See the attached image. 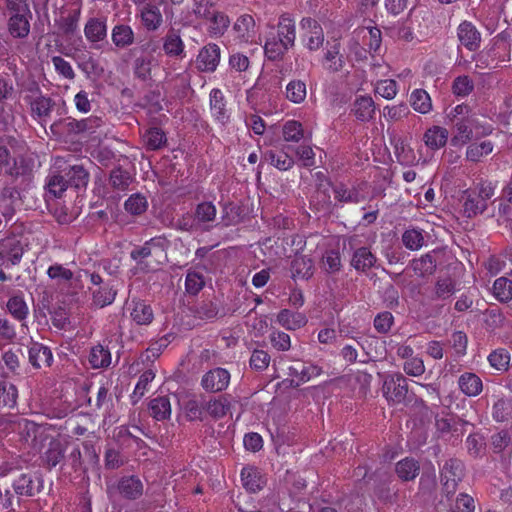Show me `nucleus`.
I'll use <instances>...</instances> for the list:
<instances>
[{
  "label": "nucleus",
  "instance_id": "f257e3e1",
  "mask_svg": "<svg viewBox=\"0 0 512 512\" xmlns=\"http://www.w3.org/2000/svg\"><path fill=\"white\" fill-rule=\"evenodd\" d=\"M452 125L456 130V133L451 138V144L454 146L465 145L474 138L484 137L492 133V127L481 124L477 114L454 121Z\"/></svg>",
  "mask_w": 512,
  "mask_h": 512
},
{
  "label": "nucleus",
  "instance_id": "f03ea898",
  "mask_svg": "<svg viewBox=\"0 0 512 512\" xmlns=\"http://www.w3.org/2000/svg\"><path fill=\"white\" fill-rule=\"evenodd\" d=\"M382 392L389 403L408 405L413 400V393L408 390L407 379L400 373L387 376L383 382Z\"/></svg>",
  "mask_w": 512,
  "mask_h": 512
},
{
  "label": "nucleus",
  "instance_id": "7ed1b4c3",
  "mask_svg": "<svg viewBox=\"0 0 512 512\" xmlns=\"http://www.w3.org/2000/svg\"><path fill=\"white\" fill-rule=\"evenodd\" d=\"M465 476L464 463L457 458H450L445 461L440 472V479L443 493L449 498L453 496L458 488L459 482Z\"/></svg>",
  "mask_w": 512,
  "mask_h": 512
},
{
  "label": "nucleus",
  "instance_id": "20e7f679",
  "mask_svg": "<svg viewBox=\"0 0 512 512\" xmlns=\"http://www.w3.org/2000/svg\"><path fill=\"white\" fill-rule=\"evenodd\" d=\"M128 55L133 58L132 69L136 79L147 82L152 78V67L155 58L147 51V44L130 49Z\"/></svg>",
  "mask_w": 512,
  "mask_h": 512
},
{
  "label": "nucleus",
  "instance_id": "39448f33",
  "mask_svg": "<svg viewBox=\"0 0 512 512\" xmlns=\"http://www.w3.org/2000/svg\"><path fill=\"white\" fill-rule=\"evenodd\" d=\"M303 33V41L310 51L318 50L324 41V33L321 25L313 18H303L300 22Z\"/></svg>",
  "mask_w": 512,
  "mask_h": 512
},
{
  "label": "nucleus",
  "instance_id": "423d86ee",
  "mask_svg": "<svg viewBox=\"0 0 512 512\" xmlns=\"http://www.w3.org/2000/svg\"><path fill=\"white\" fill-rule=\"evenodd\" d=\"M65 451L66 446L59 439L52 438L49 442L48 448L40 457L43 467L48 470H52L57 465H61L60 468L63 470L66 464Z\"/></svg>",
  "mask_w": 512,
  "mask_h": 512
},
{
  "label": "nucleus",
  "instance_id": "0eeeda50",
  "mask_svg": "<svg viewBox=\"0 0 512 512\" xmlns=\"http://www.w3.org/2000/svg\"><path fill=\"white\" fill-rule=\"evenodd\" d=\"M230 382V373L224 368H214L206 372L201 380L203 389L207 392H221Z\"/></svg>",
  "mask_w": 512,
  "mask_h": 512
},
{
  "label": "nucleus",
  "instance_id": "6e6552de",
  "mask_svg": "<svg viewBox=\"0 0 512 512\" xmlns=\"http://www.w3.org/2000/svg\"><path fill=\"white\" fill-rule=\"evenodd\" d=\"M130 257L136 262L137 267L143 272L156 271L162 264L158 255L154 254L148 246L143 245L134 248L130 252Z\"/></svg>",
  "mask_w": 512,
  "mask_h": 512
},
{
  "label": "nucleus",
  "instance_id": "1a4fd4ad",
  "mask_svg": "<svg viewBox=\"0 0 512 512\" xmlns=\"http://www.w3.org/2000/svg\"><path fill=\"white\" fill-rule=\"evenodd\" d=\"M457 37L461 45L471 52L480 48L481 34L474 24L463 21L457 28Z\"/></svg>",
  "mask_w": 512,
  "mask_h": 512
},
{
  "label": "nucleus",
  "instance_id": "9d476101",
  "mask_svg": "<svg viewBox=\"0 0 512 512\" xmlns=\"http://www.w3.org/2000/svg\"><path fill=\"white\" fill-rule=\"evenodd\" d=\"M27 104L30 106L31 116L42 126H44L46 119L50 117L56 105L51 97L45 95L28 99Z\"/></svg>",
  "mask_w": 512,
  "mask_h": 512
},
{
  "label": "nucleus",
  "instance_id": "9b49d317",
  "mask_svg": "<svg viewBox=\"0 0 512 512\" xmlns=\"http://www.w3.org/2000/svg\"><path fill=\"white\" fill-rule=\"evenodd\" d=\"M460 201L462 202L463 214L467 218H474L482 214L488 207L487 203L473 189L464 190Z\"/></svg>",
  "mask_w": 512,
  "mask_h": 512
},
{
  "label": "nucleus",
  "instance_id": "f8f14e48",
  "mask_svg": "<svg viewBox=\"0 0 512 512\" xmlns=\"http://www.w3.org/2000/svg\"><path fill=\"white\" fill-rule=\"evenodd\" d=\"M28 360L36 369L47 368L53 363V354L48 346L33 341L28 348Z\"/></svg>",
  "mask_w": 512,
  "mask_h": 512
},
{
  "label": "nucleus",
  "instance_id": "ddd939ff",
  "mask_svg": "<svg viewBox=\"0 0 512 512\" xmlns=\"http://www.w3.org/2000/svg\"><path fill=\"white\" fill-rule=\"evenodd\" d=\"M220 61V48L216 44L204 46L196 59L197 68L203 72L214 71Z\"/></svg>",
  "mask_w": 512,
  "mask_h": 512
},
{
  "label": "nucleus",
  "instance_id": "4468645a",
  "mask_svg": "<svg viewBox=\"0 0 512 512\" xmlns=\"http://www.w3.org/2000/svg\"><path fill=\"white\" fill-rule=\"evenodd\" d=\"M13 494L19 500L20 497H33L40 492L41 485L35 486L31 473H21L11 483Z\"/></svg>",
  "mask_w": 512,
  "mask_h": 512
},
{
  "label": "nucleus",
  "instance_id": "2eb2a0df",
  "mask_svg": "<svg viewBox=\"0 0 512 512\" xmlns=\"http://www.w3.org/2000/svg\"><path fill=\"white\" fill-rule=\"evenodd\" d=\"M376 105L370 96H358L354 100L351 113L358 121L369 122L374 118Z\"/></svg>",
  "mask_w": 512,
  "mask_h": 512
},
{
  "label": "nucleus",
  "instance_id": "dca6fc26",
  "mask_svg": "<svg viewBox=\"0 0 512 512\" xmlns=\"http://www.w3.org/2000/svg\"><path fill=\"white\" fill-rule=\"evenodd\" d=\"M51 133L57 138H73L79 134V120L72 117L61 118L50 125Z\"/></svg>",
  "mask_w": 512,
  "mask_h": 512
},
{
  "label": "nucleus",
  "instance_id": "f3484780",
  "mask_svg": "<svg viewBox=\"0 0 512 512\" xmlns=\"http://www.w3.org/2000/svg\"><path fill=\"white\" fill-rule=\"evenodd\" d=\"M23 253L24 249L20 241H8L0 250V266L9 267L19 264Z\"/></svg>",
  "mask_w": 512,
  "mask_h": 512
},
{
  "label": "nucleus",
  "instance_id": "a211bd4d",
  "mask_svg": "<svg viewBox=\"0 0 512 512\" xmlns=\"http://www.w3.org/2000/svg\"><path fill=\"white\" fill-rule=\"evenodd\" d=\"M63 172L68 187H73L77 190L87 187L90 175L82 165L69 166Z\"/></svg>",
  "mask_w": 512,
  "mask_h": 512
},
{
  "label": "nucleus",
  "instance_id": "6ab92c4d",
  "mask_svg": "<svg viewBox=\"0 0 512 512\" xmlns=\"http://www.w3.org/2000/svg\"><path fill=\"white\" fill-rule=\"evenodd\" d=\"M377 258L368 247L357 248L351 258V266L358 272L366 273L376 266Z\"/></svg>",
  "mask_w": 512,
  "mask_h": 512
},
{
  "label": "nucleus",
  "instance_id": "aec40b11",
  "mask_svg": "<svg viewBox=\"0 0 512 512\" xmlns=\"http://www.w3.org/2000/svg\"><path fill=\"white\" fill-rule=\"evenodd\" d=\"M131 319L137 325H149L154 319V312L150 304L141 299H132Z\"/></svg>",
  "mask_w": 512,
  "mask_h": 512
},
{
  "label": "nucleus",
  "instance_id": "412c9836",
  "mask_svg": "<svg viewBox=\"0 0 512 512\" xmlns=\"http://www.w3.org/2000/svg\"><path fill=\"white\" fill-rule=\"evenodd\" d=\"M86 39L94 44V48H100L98 42L103 41L107 36V26L104 20L99 18H90L84 27Z\"/></svg>",
  "mask_w": 512,
  "mask_h": 512
},
{
  "label": "nucleus",
  "instance_id": "4be33fe9",
  "mask_svg": "<svg viewBox=\"0 0 512 512\" xmlns=\"http://www.w3.org/2000/svg\"><path fill=\"white\" fill-rule=\"evenodd\" d=\"M118 491L126 499L135 500L143 494V483L136 476L122 477L118 482Z\"/></svg>",
  "mask_w": 512,
  "mask_h": 512
},
{
  "label": "nucleus",
  "instance_id": "5701e85b",
  "mask_svg": "<svg viewBox=\"0 0 512 512\" xmlns=\"http://www.w3.org/2000/svg\"><path fill=\"white\" fill-rule=\"evenodd\" d=\"M141 22L148 31H156L163 23L158 4H147L140 11Z\"/></svg>",
  "mask_w": 512,
  "mask_h": 512
},
{
  "label": "nucleus",
  "instance_id": "b1692460",
  "mask_svg": "<svg viewBox=\"0 0 512 512\" xmlns=\"http://www.w3.org/2000/svg\"><path fill=\"white\" fill-rule=\"evenodd\" d=\"M31 15H10L8 20V31L13 38H26L30 33Z\"/></svg>",
  "mask_w": 512,
  "mask_h": 512
},
{
  "label": "nucleus",
  "instance_id": "393cba45",
  "mask_svg": "<svg viewBox=\"0 0 512 512\" xmlns=\"http://www.w3.org/2000/svg\"><path fill=\"white\" fill-rule=\"evenodd\" d=\"M296 31L294 21L287 15H282L277 24V38L285 46L292 48L295 44Z\"/></svg>",
  "mask_w": 512,
  "mask_h": 512
},
{
  "label": "nucleus",
  "instance_id": "a878e982",
  "mask_svg": "<svg viewBox=\"0 0 512 512\" xmlns=\"http://www.w3.org/2000/svg\"><path fill=\"white\" fill-rule=\"evenodd\" d=\"M278 323L288 330H297L307 324L304 314L282 309L277 315Z\"/></svg>",
  "mask_w": 512,
  "mask_h": 512
},
{
  "label": "nucleus",
  "instance_id": "bb28decb",
  "mask_svg": "<svg viewBox=\"0 0 512 512\" xmlns=\"http://www.w3.org/2000/svg\"><path fill=\"white\" fill-rule=\"evenodd\" d=\"M203 231H208L211 228L210 222L216 219L217 210L212 202L204 201L199 203L194 211Z\"/></svg>",
  "mask_w": 512,
  "mask_h": 512
},
{
  "label": "nucleus",
  "instance_id": "cd10ccee",
  "mask_svg": "<svg viewBox=\"0 0 512 512\" xmlns=\"http://www.w3.org/2000/svg\"><path fill=\"white\" fill-rule=\"evenodd\" d=\"M163 50L170 57H181L184 53V43L179 33L170 29L163 38Z\"/></svg>",
  "mask_w": 512,
  "mask_h": 512
},
{
  "label": "nucleus",
  "instance_id": "c85d7f7f",
  "mask_svg": "<svg viewBox=\"0 0 512 512\" xmlns=\"http://www.w3.org/2000/svg\"><path fill=\"white\" fill-rule=\"evenodd\" d=\"M395 472L402 481L414 480L420 472V464L414 458H404L396 463Z\"/></svg>",
  "mask_w": 512,
  "mask_h": 512
},
{
  "label": "nucleus",
  "instance_id": "c756f323",
  "mask_svg": "<svg viewBox=\"0 0 512 512\" xmlns=\"http://www.w3.org/2000/svg\"><path fill=\"white\" fill-rule=\"evenodd\" d=\"M291 273L294 279H309L313 275L312 259L303 255H296L291 261Z\"/></svg>",
  "mask_w": 512,
  "mask_h": 512
},
{
  "label": "nucleus",
  "instance_id": "7c9ffc66",
  "mask_svg": "<svg viewBox=\"0 0 512 512\" xmlns=\"http://www.w3.org/2000/svg\"><path fill=\"white\" fill-rule=\"evenodd\" d=\"M150 415L157 421H164L170 418L171 404L167 396H160L149 402Z\"/></svg>",
  "mask_w": 512,
  "mask_h": 512
},
{
  "label": "nucleus",
  "instance_id": "2f4dec72",
  "mask_svg": "<svg viewBox=\"0 0 512 512\" xmlns=\"http://www.w3.org/2000/svg\"><path fill=\"white\" fill-rule=\"evenodd\" d=\"M113 44L119 48L124 49L134 43V32L129 25L119 24L116 25L111 34Z\"/></svg>",
  "mask_w": 512,
  "mask_h": 512
},
{
  "label": "nucleus",
  "instance_id": "473e14b6",
  "mask_svg": "<svg viewBox=\"0 0 512 512\" xmlns=\"http://www.w3.org/2000/svg\"><path fill=\"white\" fill-rule=\"evenodd\" d=\"M460 390L467 396H477L482 391V381L474 373L466 372L459 377Z\"/></svg>",
  "mask_w": 512,
  "mask_h": 512
},
{
  "label": "nucleus",
  "instance_id": "72a5a7b5",
  "mask_svg": "<svg viewBox=\"0 0 512 512\" xmlns=\"http://www.w3.org/2000/svg\"><path fill=\"white\" fill-rule=\"evenodd\" d=\"M413 271L420 277H426L434 274L436 271V259L433 252L422 255L418 259H414L411 262Z\"/></svg>",
  "mask_w": 512,
  "mask_h": 512
},
{
  "label": "nucleus",
  "instance_id": "f704fd0d",
  "mask_svg": "<svg viewBox=\"0 0 512 512\" xmlns=\"http://www.w3.org/2000/svg\"><path fill=\"white\" fill-rule=\"evenodd\" d=\"M448 130L440 126L429 128L424 134V142L431 149H439L445 146L448 139Z\"/></svg>",
  "mask_w": 512,
  "mask_h": 512
},
{
  "label": "nucleus",
  "instance_id": "c9c22d12",
  "mask_svg": "<svg viewBox=\"0 0 512 512\" xmlns=\"http://www.w3.org/2000/svg\"><path fill=\"white\" fill-rule=\"evenodd\" d=\"M493 149L494 145L489 140L471 143L466 149V160L474 163L479 162L482 157L492 153Z\"/></svg>",
  "mask_w": 512,
  "mask_h": 512
},
{
  "label": "nucleus",
  "instance_id": "e433bc0d",
  "mask_svg": "<svg viewBox=\"0 0 512 512\" xmlns=\"http://www.w3.org/2000/svg\"><path fill=\"white\" fill-rule=\"evenodd\" d=\"M133 182V177L127 170H124L121 166L115 167L110 172L109 183L112 188L125 191L129 185Z\"/></svg>",
  "mask_w": 512,
  "mask_h": 512
},
{
  "label": "nucleus",
  "instance_id": "4c0bfd02",
  "mask_svg": "<svg viewBox=\"0 0 512 512\" xmlns=\"http://www.w3.org/2000/svg\"><path fill=\"white\" fill-rule=\"evenodd\" d=\"M20 501L15 497L6 481L0 482V511L14 512Z\"/></svg>",
  "mask_w": 512,
  "mask_h": 512
},
{
  "label": "nucleus",
  "instance_id": "58836bf2",
  "mask_svg": "<svg viewBox=\"0 0 512 512\" xmlns=\"http://www.w3.org/2000/svg\"><path fill=\"white\" fill-rule=\"evenodd\" d=\"M241 479L244 487L250 492L260 491L264 486V480L256 469L243 468L241 471Z\"/></svg>",
  "mask_w": 512,
  "mask_h": 512
},
{
  "label": "nucleus",
  "instance_id": "ea45409f",
  "mask_svg": "<svg viewBox=\"0 0 512 512\" xmlns=\"http://www.w3.org/2000/svg\"><path fill=\"white\" fill-rule=\"evenodd\" d=\"M117 291L109 283L100 286L99 289L93 291V303L100 308L112 304L115 300Z\"/></svg>",
  "mask_w": 512,
  "mask_h": 512
},
{
  "label": "nucleus",
  "instance_id": "a19ab883",
  "mask_svg": "<svg viewBox=\"0 0 512 512\" xmlns=\"http://www.w3.org/2000/svg\"><path fill=\"white\" fill-rule=\"evenodd\" d=\"M410 102L413 109L422 114H426L432 109L430 96L423 89L414 90L411 93Z\"/></svg>",
  "mask_w": 512,
  "mask_h": 512
},
{
  "label": "nucleus",
  "instance_id": "79ce46f5",
  "mask_svg": "<svg viewBox=\"0 0 512 512\" xmlns=\"http://www.w3.org/2000/svg\"><path fill=\"white\" fill-rule=\"evenodd\" d=\"M264 161L270 163L274 167L279 170L286 171L289 170L293 164L294 160L284 152H275V151H267L263 157Z\"/></svg>",
  "mask_w": 512,
  "mask_h": 512
},
{
  "label": "nucleus",
  "instance_id": "37998d69",
  "mask_svg": "<svg viewBox=\"0 0 512 512\" xmlns=\"http://www.w3.org/2000/svg\"><path fill=\"white\" fill-rule=\"evenodd\" d=\"M455 292V282L450 277L439 278L434 287L432 300L448 299Z\"/></svg>",
  "mask_w": 512,
  "mask_h": 512
},
{
  "label": "nucleus",
  "instance_id": "c03bdc74",
  "mask_svg": "<svg viewBox=\"0 0 512 512\" xmlns=\"http://www.w3.org/2000/svg\"><path fill=\"white\" fill-rule=\"evenodd\" d=\"M9 313L18 321H23L28 315V306L22 295H14L7 302Z\"/></svg>",
  "mask_w": 512,
  "mask_h": 512
},
{
  "label": "nucleus",
  "instance_id": "a18cd8bd",
  "mask_svg": "<svg viewBox=\"0 0 512 512\" xmlns=\"http://www.w3.org/2000/svg\"><path fill=\"white\" fill-rule=\"evenodd\" d=\"M241 209L233 202L224 203L222 206L221 224L225 227L241 222Z\"/></svg>",
  "mask_w": 512,
  "mask_h": 512
},
{
  "label": "nucleus",
  "instance_id": "49530a36",
  "mask_svg": "<svg viewBox=\"0 0 512 512\" xmlns=\"http://www.w3.org/2000/svg\"><path fill=\"white\" fill-rule=\"evenodd\" d=\"M210 106L214 111V115L218 121L224 123L228 116L226 114L224 96L221 90L213 89L210 93Z\"/></svg>",
  "mask_w": 512,
  "mask_h": 512
},
{
  "label": "nucleus",
  "instance_id": "de8ad7c7",
  "mask_svg": "<svg viewBox=\"0 0 512 512\" xmlns=\"http://www.w3.org/2000/svg\"><path fill=\"white\" fill-rule=\"evenodd\" d=\"M89 363L93 368L108 367L111 363V354L108 349L98 345L91 349Z\"/></svg>",
  "mask_w": 512,
  "mask_h": 512
},
{
  "label": "nucleus",
  "instance_id": "09e8293b",
  "mask_svg": "<svg viewBox=\"0 0 512 512\" xmlns=\"http://www.w3.org/2000/svg\"><path fill=\"white\" fill-rule=\"evenodd\" d=\"M289 49L288 46H285V44L276 39V37L267 39L264 46L265 55L272 61L281 59Z\"/></svg>",
  "mask_w": 512,
  "mask_h": 512
},
{
  "label": "nucleus",
  "instance_id": "8fccbe9b",
  "mask_svg": "<svg viewBox=\"0 0 512 512\" xmlns=\"http://www.w3.org/2000/svg\"><path fill=\"white\" fill-rule=\"evenodd\" d=\"M144 141L147 149L158 150L167 142L165 133L158 127L150 128L144 135Z\"/></svg>",
  "mask_w": 512,
  "mask_h": 512
},
{
  "label": "nucleus",
  "instance_id": "3c124183",
  "mask_svg": "<svg viewBox=\"0 0 512 512\" xmlns=\"http://www.w3.org/2000/svg\"><path fill=\"white\" fill-rule=\"evenodd\" d=\"M335 199L343 203H358L360 194L356 188H347L343 183L333 186Z\"/></svg>",
  "mask_w": 512,
  "mask_h": 512
},
{
  "label": "nucleus",
  "instance_id": "603ef678",
  "mask_svg": "<svg viewBox=\"0 0 512 512\" xmlns=\"http://www.w3.org/2000/svg\"><path fill=\"white\" fill-rule=\"evenodd\" d=\"M45 188L53 198H59L67 190L68 186L63 174H54L48 177Z\"/></svg>",
  "mask_w": 512,
  "mask_h": 512
},
{
  "label": "nucleus",
  "instance_id": "864d4df0",
  "mask_svg": "<svg viewBox=\"0 0 512 512\" xmlns=\"http://www.w3.org/2000/svg\"><path fill=\"white\" fill-rule=\"evenodd\" d=\"M209 415L215 419L224 417L230 409V402L225 397L210 400L204 406Z\"/></svg>",
  "mask_w": 512,
  "mask_h": 512
},
{
  "label": "nucleus",
  "instance_id": "5fc2aeb1",
  "mask_svg": "<svg viewBox=\"0 0 512 512\" xmlns=\"http://www.w3.org/2000/svg\"><path fill=\"white\" fill-rule=\"evenodd\" d=\"M306 94V84L301 80H292L286 87V97L293 103L303 102Z\"/></svg>",
  "mask_w": 512,
  "mask_h": 512
},
{
  "label": "nucleus",
  "instance_id": "6e6d98bb",
  "mask_svg": "<svg viewBox=\"0 0 512 512\" xmlns=\"http://www.w3.org/2000/svg\"><path fill=\"white\" fill-rule=\"evenodd\" d=\"M402 243L409 250H419L424 244L422 230L415 228L407 229L402 234Z\"/></svg>",
  "mask_w": 512,
  "mask_h": 512
},
{
  "label": "nucleus",
  "instance_id": "4d7b16f0",
  "mask_svg": "<svg viewBox=\"0 0 512 512\" xmlns=\"http://www.w3.org/2000/svg\"><path fill=\"white\" fill-rule=\"evenodd\" d=\"M493 293L501 302H507L512 299V281L506 277H500L495 280Z\"/></svg>",
  "mask_w": 512,
  "mask_h": 512
},
{
  "label": "nucleus",
  "instance_id": "13d9d810",
  "mask_svg": "<svg viewBox=\"0 0 512 512\" xmlns=\"http://www.w3.org/2000/svg\"><path fill=\"white\" fill-rule=\"evenodd\" d=\"M80 18V9L74 10L71 14L66 17H61L58 23V27L65 36L73 35L77 28Z\"/></svg>",
  "mask_w": 512,
  "mask_h": 512
},
{
  "label": "nucleus",
  "instance_id": "bf43d9fd",
  "mask_svg": "<svg viewBox=\"0 0 512 512\" xmlns=\"http://www.w3.org/2000/svg\"><path fill=\"white\" fill-rule=\"evenodd\" d=\"M205 286L204 276L197 271L189 270L185 279V289L189 295H197Z\"/></svg>",
  "mask_w": 512,
  "mask_h": 512
},
{
  "label": "nucleus",
  "instance_id": "052dcab7",
  "mask_svg": "<svg viewBox=\"0 0 512 512\" xmlns=\"http://www.w3.org/2000/svg\"><path fill=\"white\" fill-rule=\"evenodd\" d=\"M125 210L133 215H140L144 213L147 209V200L146 198L139 194L131 195L124 204Z\"/></svg>",
  "mask_w": 512,
  "mask_h": 512
},
{
  "label": "nucleus",
  "instance_id": "680f3d73",
  "mask_svg": "<svg viewBox=\"0 0 512 512\" xmlns=\"http://www.w3.org/2000/svg\"><path fill=\"white\" fill-rule=\"evenodd\" d=\"M17 389L13 384L0 381V406L12 407L16 404Z\"/></svg>",
  "mask_w": 512,
  "mask_h": 512
},
{
  "label": "nucleus",
  "instance_id": "e2e57ef3",
  "mask_svg": "<svg viewBox=\"0 0 512 512\" xmlns=\"http://www.w3.org/2000/svg\"><path fill=\"white\" fill-rule=\"evenodd\" d=\"M488 360L495 369L505 371L509 366L510 354L505 349H498L489 355Z\"/></svg>",
  "mask_w": 512,
  "mask_h": 512
},
{
  "label": "nucleus",
  "instance_id": "0e129e2a",
  "mask_svg": "<svg viewBox=\"0 0 512 512\" xmlns=\"http://www.w3.org/2000/svg\"><path fill=\"white\" fill-rule=\"evenodd\" d=\"M255 21L251 15L240 16L234 24V29L238 33L239 37L243 39L249 38V33L253 30Z\"/></svg>",
  "mask_w": 512,
  "mask_h": 512
},
{
  "label": "nucleus",
  "instance_id": "69168bd1",
  "mask_svg": "<svg viewBox=\"0 0 512 512\" xmlns=\"http://www.w3.org/2000/svg\"><path fill=\"white\" fill-rule=\"evenodd\" d=\"M210 30L216 35H222L229 26V18L223 12L215 11L210 18Z\"/></svg>",
  "mask_w": 512,
  "mask_h": 512
},
{
  "label": "nucleus",
  "instance_id": "338daca9",
  "mask_svg": "<svg viewBox=\"0 0 512 512\" xmlns=\"http://www.w3.org/2000/svg\"><path fill=\"white\" fill-rule=\"evenodd\" d=\"M473 88V81L468 76H458L452 85L453 93L462 97L469 95Z\"/></svg>",
  "mask_w": 512,
  "mask_h": 512
},
{
  "label": "nucleus",
  "instance_id": "774afa93",
  "mask_svg": "<svg viewBox=\"0 0 512 512\" xmlns=\"http://www.w3.org/2000/svg\"><path fill=\"white\" fill-rule=\"evenodd\" d=\"M283 137L286 141L298 142L303 138V129L301 123L297 121H288L283 126Z\"/></svg>",
  "mask_w": 512,
  "mask_h": 512
}]
</instances>
